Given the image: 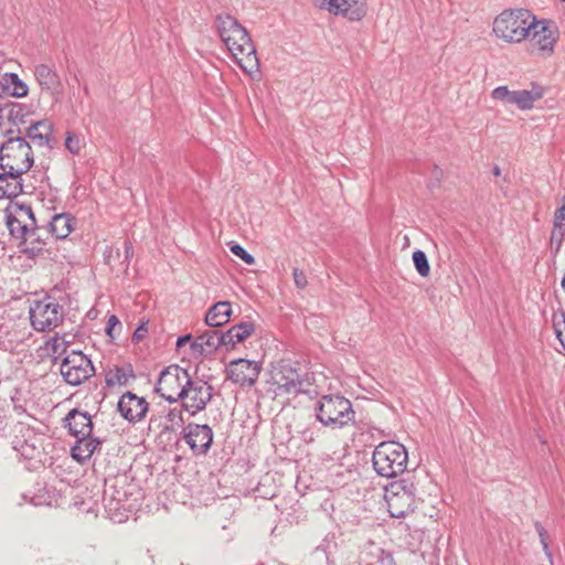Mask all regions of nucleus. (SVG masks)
<instances>
[{"label": "nucleus", "instance_id": "51", "mask_svg": "<svg viewBox=\"0 0 565 565\" xmlns=\"http://www.w3.org/2000/svg\"><path fill=\"white\" fill-rule=\"evenodd\" d=\"M190 340H191V335H190V334H186V335L180 337V338L177 340V347H178V348H181L182 345H184L185 343H188Z\"/></svg>", "mask_w": 565, "mask_h": 565}, {"label": "nucleus", "instance_id": "17", "mask_svg": "<svg viewBox=\"0 0 565 565\" xmlns=\"http://www.w3.org/2000/svg\"><path fill=\"white\" fill-rule=\"evenodd\" d=\"M15 430L20 436H15L12 440V447L15 451L20 452L25 459H32L40 452L41 438L33 431L32 428L23 424H19Z\"/></svg>", "mask_w": 565, "mask_h": 565}, {"label": "nucleus", "instance_id": "19", "mask_svg": "<svg viewBox=\"0 0 565 565\" xmlns=\"http://www.w3.org/2000/svg\"><path fill=\"white\" fill-rule=\"evenodd\" d=\"M64 426L67 427L68 433L75 438L89 436L93 431V423L89 414L78 411L77 408H73L67 413L64 418Z\"/></svg>", "mask_w": 565, "mask_h": 565}, {"label": "nucleus", "instance_id": "40", "mask_svg": "<svg viewBox=\"0 0 565 565\" xmlns=\"http://www.w3.org/2000/svg\"><path fill=\"white\" fill-rule=\"evenodd\" d=\"M236 332L234 331V326L230 328L226 332H221L222 339V347L226 348H234L236 343H239V341H234L236 339Z\"/></svg>", "mask_w": 565, "mask_h": 565}, {"label": "nucleus", "instance_id": "39", "mask_svg": "<svg viewBox=\"0 0 565 565\" xmlns=\"http://www.w3.org/2000/svg\"><path fill=\"white\" fill-rule=\"evenodd\" d=\"M534 526L540 536V541H541L543 551L546 554V556L550 558V561L552 562V554L548 550V543H547V539H546V535H547L546 530L540 522H535Z\"/></svg>", "mask_w": 565, "mask_h": 565}, {"label": "nucleus", "instance_id": "28", "mask_svg": "<svg viewBox=\"0 0 565 565\" xmlns=\"http://www.w3.org/2000/svg\"><path fill=\"white\" fill-rule=\"evenodd\" d=\"M34 75L43 89L56 90L60 86V76L46 64H39L34 68Z\"/></svg>", "mask_w": 565, "mask_h": 565}, {"label": "nucleus", "instance_id": "56", "mask_svg": "<svg viewBox=\"0 0 565 565\" xmlns=\"http://www.w3.org/2000/svg\"><path fill=\"white\" fill-rule=\"evenodd\" d=\"M156 423V419L153 417L150 418V426Z\"/></svg>", "mask_w": 565, "mask_h": 565}, {"label": "nucleus", "instance_id": "41", "mask_svg": "<svg viewBox=\"0 0 565 565\" xmlns=\"http://www.w3.org/2000/svg\"><path fill=\"white\" fill-rule=\"evenodd\" d=\"M236 332L234 331V326L230 328L226 332H221L222 339V347L226 348H234L236 343H239V341H234L236 339Z\"/></svg>", "mask_w": 565, "mask_h": 565}, {"label": "nucleus", "instance_id": "22", "mask_svg": "<svg viewBox=\"0 0 565 565\" xmlns=\"http://www.w3.org/2000/svg\"><path fill=\"white\" fill-rule=\"evenodd\" d=\"M0 173V198H14L22 193V180L20 173L2 169Z\"/></svg>", "mask_w": 565, "mask_h": 565}, {"label": "nucleus", "instance_id": "34", "mask_svg": "<svg viewBox=\"0 0 565 565\" xmlns=\"http://www.w3.org/2000/svg\"><path fill=\"white\" fill-rule=\"evenodd\" d=\"M413 262H414L417 273L422 277H427L429 275L430 266H429L427 256L423 250L417 249L413 253Z\"/></svg>", "mask_w": 565, "mask_h": 565}, {"label": "nucleus", "instance_id": "46", "mask_svg": "<svg viewBox=\"0 0 565 565\" xmlns=\"http://www.w3.org/2000/svg\"><path fill=\"white\" fill-rule=\"evenodd\" d=\"M119 327L120 328V321L119 319L116 317V316H110L108 318V321H107V327H106V332L108 335H110L111 338H114V331H115V328L116 327Z\"/></svg>", "mask_w": 565, "mask_h": 565}, {"label": "nucleus", "instance_id": "47", "mask_svg": "<svg viewBox=\"0 0 565 565\" xmlns=\"http://www.w3.org/2000/svg\"><path fill=\"white\" fill-rule=\"evenodd\" d=\"M564 223H565V207L559 206L555 211L553 225H555V227H558V226H564Z\"/></svg>", "mask_w": 565, "mask_h": 565}, {"label": "nucleus", "instance_id": "33", "mask_svg": "<svg viewBox=\"0 0 565 565\" xmlns=\"http://www.w3.org/2000/svg\"><path fill=\"white\" fill-rule=\"evenodd\" d=\"M277 384L280 390H284L286 393H308L309 390L307 386L309 385L302 380H299V376L296 375L295 377H291L290 380H286L284 383L277 381Z\"/></svg>", "mask_w": 565, "mask_h": 565}, {"label": "nucleus", "instance_id": "10", "mask_svg": "<svg viewBox=\"0 0 565 565\" xmlns=\"http://www.w3.org/2000/svg\"><path fill=\"white\" fill-rule=\"evenodd\" d=\"M213 396V387L201 379L189 380L180 401L182 407L191 415L203 411Z\"/></svg>", "mask_w": 565, "mask_h": 565}, {"label": "nucleus", "instance_id": "24", "mask_svg": "<svg viewBox=\"0 0 565 565\" xmlns=\"http://www.w3.org/2000/svg\"><path fill=\"white\" fill-rule=\"evenodd\" d=\"M544 96V89L541 86L534 85L532 89L514 90L512 105H515L521 110H530L533 108L534 103Z\"/></svg>", "mask_w": 565, "mask_h": 565}, {"label": "nucleus", "instance_id": "7", "mask_svg": "<svg viewBox=\"0 0 565 565\" xmlns=\"http://www.w3.org/2000/svg\"><path fill=\"white\" fill-rule=\"evenodd\" d=\"M190 379L185 369L171 364L160 372L154 391L169 403L179 402Z\"/></svg>", "mask_w": 565, "mask_h": 565}, {"label": "nucleus", "instance_id": "3", "mask_svg": "<svg viewBox=\"0 0 565 565\" xmlns=\"http://www.w3.org/2000/svg\"><path fill=\"white\" fill-rule=\"evenodd\" d=\"M375 472L383 478H395L402 475L408 463V452L404 445L396 441H382L372 455Z\"/></svg>", "mask_w": 565, "mask_h": 565}, {"label": "nucleus", "instance_id": "13", "mask_svg": "<svg viewBox=\"0 0 565 565\" xmlns=\"http://www.w3.org/2000/svg\"><path fill=\"white\" fill-rule=\"evenodd\" d=\"M320 8L349 22H359L367 14L366 0H320Z\"/></svg>", "mask_w": 565, "mask_h": 565}, {"label": "nucleus", "instance_id": "27", "mask_svg": "<svg viewBox=\"0 0 565 565\" xmlns=\"http://www.w3.org/2000/svg\"><path fill=\"white\" fill-rule=\"evenodd\" d=\"M73 218L70 214H55L49 223L47 232L56 239L66 238L73 230Z\"/></svg>", "mask_w": 565, "mask_h": 565}, {"label": "nucleus", "instance_id": "11", "mask_svg": "<svg viewBox=\"0 0 565 565\" xmlns=\"http://www.w3.org/2000/svg\"><path fill=\"white\" fill-rule=\"evenodd\" d=\"M529 36L533 47L543 54L551 55L558 39V28L551 20H537L535 17Z\"/></svg>", "mask_w": 565, "mask_h": 565}, {"label": "nucleus", "instance_id": "36", "mask_svg": "<svg viewBox=\"0 0 565 565\" xmlns=\"http://www.w3.org/2000/svg\"><path fill=\"white\" fill-rule=\"evenodd\" d=\"M514 90H510L507 86H499L491 93L493 99L512 104Z\"/></svg>", "mask_w": 565, "mask_h": 565}, {"label": "nucleus", "instance_id": "43", "mask_svg": "<svg viewBox=\"0 0 565 565\" xmlns=\"http://www.w3.org/2000/svg\"><path fill=\"white\" fill-rule=\"evenodd\" d=\"M327 387L328 394H339L340 381L337 377L329 379L323 376V384L320 382V388Z\"/></svg>", "mask_w": 565, "mask_h": 565}, {"label": "nucleus", "instance_id": "30", "mask_svg": "<svg viewBox=\"0 0 565 565\" xmlns=\"http://www.w3.org/2000/svg\"><path fill=\"white\" fill-rule=\"evenodd\" d=\"M28 116L29 110L26 106L19 103L11 105V107L8 110V119L15 127L25 125L28 122ZM17 131L18 134H21L20 128H18Z\"/></svg>", "mask_w": 565, "mask_h": 565}, {"label": "nucleus", "instance_id": "49", "mask_svg": "<svg viewBox=\"0 0 565 565\" xmlns=\"http://www.w3.org/2000/svg\"><path fill=\"white\" fill-rule=\"evenodd\" d=\"M330 469H332V475H334L335 477H338V478H342L343 477V471H342L343 469H342L341 465L332 463Z\"/></svg>", "mask_w": 565, "mask_h": 565}, {"label": "nucleus", "instance_id": "25", "mask_svg": "<svg viewBox=\"0 0 565 565\" xmlns=\"http://www.w3.org/2000/svg\"><path fill=\"white\" fill-rule=\"evenodd\" d=\"M222 339L221 331L207 330L199 335L191 347L193 351H199L200 353H212L222 347Z\"/></svg>", "mask_w": 565, "mask_h": 565}, {"label": "nucleus", "instance_id": "21", "mask_svg": "<svg viewBox=\"0 0 565 565\" xmlns=\"http://www.w3.org/2000/svg\"><path fill=\"white\" fill-rule=\"evenodd\" d=\"M52 132L53 125L47 119L35 121L25 129V136L39 147L49 145Z\"/></svg>", "mask_w": 565, "mask_h": 565}, {"label": "nucleus", "instance_id": "42", "mask_svg": "<svg viewBox=\"0 0 565 565\" xmlns=\"http://www.w3.org/2000/svg\"><path fill=\"white\" fill-rule=\"evenodd\" d=\"M65 147L71 153L77 154L81 150L79 138L75 135L67 134V137L65 139Z\"/></svg>", "mask_w": 565, "mask_h": 565}, {"label": "nucleus", "instance_id": "5", "mask_svg": "<svg viewBox=\"0 0 565 565\" xmlns=\"http://www.w3.org/2000/svg\"><path fill=\"white\" fill-rule=\"evenodd\" d=\"M33 164L30 143L21 136H11L0 148V168L23 174Z\"/></svg>", "mask_w": 565, "mask_h": 565}, {"label": "nucleus", "instance_id": "9", "mask_svg": "<svg viewBox=\"0 0 565 565\" xmlns=\"http://www.w3.org/2000/svg\"><path fill=\"white\" fill-rule=\"evenodd\" d=\"M60 373L73 386L79 385L95 374L92 361L81 351H71L62 359Z\"/></svg>", "mask_w": 565, "mask_h": 565}, {"label": "nucleus", "instance_id": "6", "mask_svg": "<svg viewBox=\"0 0 565 565\" xmlns=\"http://www.w3.org/2000/svg\"><path fill=\"white\" fill-rule=\"evenodd\" d=\"M353 420L352 405L340 394L320 393V424L341 428Z\"/></svg>", "mask_w": 565, "mask_h": 565}, {"label": "nucleus", "instance_id": "1", "mask_svg": "<svg viewBox=\"0 0 565 565\" xmlns=\"http://www.w3.org/2000/svg\"><path fill=\"white\" fill-rule=\"evenodd\" d=\"M215 25L220 38L241 68L249 74L258 71L256 49L247 30L230 14H218Z\"/></svg>", "mask_w": 565, "mask_h": 565}, {"label": "nucleus", "instance_id": "44", "mask_svg": "<svg viewBox=\"0 0 565 565\" xmlns=\"http://www.w3.org/2000/svg\"><path fill=\"white\" fill-rule=\"evenodd\" d=\"M563 236H564L563 226L555 227V225H553V230L551 233V245L556 246V249H559V247L562 245Z\"/></svg>", "mask_w": 565, "mask_h": 565}, {"label": "nucleus", "instance_id": "54", "mask_svg": "<svg viewBox=\"0 0 565 565\" xmlns=\"http://www.w3.org/2000/svg\"><path fill=\"white\" fill-rule=\"evenodd\" d=\"M561 285H562V288H563V289H565V274H564V277H563V279H562Z\"/></svg>", "mask_w": 565, "mask_h": 565}, {"label": "nucleus", "instance_id": "45", "mask_svg": "<svg viewBox=\"0 0 565 565\" xmlns=\"http://www.w3.org/2000/svg\"><path fill=\"white\" fill-rule=\"evenodd\" d=\"M147 332H148L147 322H141L137 327V329L135 330V332L132 334V341L136 343L141 341L146 337Z\"/></svg>", "mask_w": 565, "mask_h": 565}, {"label": "nucleus", "instance_id": "48", "mask_svg": "<svg viewBox=\"0 0 565 565\" xmlns=\"http://www.w3.org/2000/svg\"><path fill=\"white\" fill-rule=\"evenodd\" d=\"M295 284L299 288H305L307 286V278L302 271L295 269L294 271Z\"/></svg>", "mask_w": 565, "mask_h": 565}, {"label": "nucleus", "instance_id": "31", "mask_svg": "<svg viewBox=\"0 0 565 565\" xmlns=\"http://www.w3.org/2000/svg\"><path fill=\"white\" fill-rule=\"evenodd\" d=\"M30 232H32L33 235H31V233H28L23 241L25 243H30L32 245V249L41 250L42 247L46 245V239L50 235L47 230L38 227L35 222L34 225L31 227Z\"/></svg>", "mask_w": 565, "mask_h": 565}, {"label": "nucleus", "instance_id": "55", "mask_svg": "<svg viewBox=\"0 0 565 565\" xmlns=\"http://www.w3.org/2000/svg\"><path fill=\"white\" fill-rule=\"evenodd\" d=\"M562 202H563V203H562V205H561V206L565 207V194H564V195H563V198H562Z\"/></svg>", "mask_w": 565, "mask_h": 565}, {"label": "nucleus", "instance_id": "23", "mask_svg": "<svg viewBox=\"0 0 565 565\" xmlns=\"http://www.w3.org/2000/svg\"><path fill=\"white\" fill-rule=\"evenodd\" d=\"M100 440L89 436H81L76 438L75 445L72 447V457L78 462L88 460L95 450L99 447Z\"/></svg>", "mask_w": 565, "mask_h": 565}, {"label": "nucleus", "instance_id": "26", "mask_svg": "<svg viewBox=\"0 0 565 565\" xmlns=\"http://www.w3.org/2000/svg\"><path fill=\"white\" fill-rule=\"evenodd\" d=\"M231 313V303L228 301H218L206 312L205 323L210 327L224 326L228 322Z\"/></svg>", "mask_w": 565, "mask_h": 565}, {"label": "nucleus", "instance_id": "35", "mask_svg": "<svg viewBox=\"0 0 565 565\" xmlns=\"http://www.w3.org/2000/svg\"><path fill=\"white\" fill-rule=\"evenodd\" d=\"M234 331L237 334L234 341H239L241 343L255 331V327L253 322L243 321L234 326Z\"/></svg>", "mask_w": 565, "mask_h": 565}, {"label": "nucleus", "instance_id": "2", "mask_svg": "<svg viewBox=\"0 0 565 565\" xmlns=\"http://www.w3.org/2000/svg\"><path fill=\"white\" fill-rule=\"evenodd\" d=\"M534 18L526 9L504 10L494 19L493 32L508 43H520L530 35Z\"/></svg>", "mask_w": 565, "mask_h": 565}, {"label": "nucleus", "instance_id": "4", "mask_svg": "<svg viewBox=\"0 0 565 565\" xmlns=\"http://www.w3.org/2000/svg\"><path fill=\"white\" fill-rule=\"evenodd\" d=\"M385 501L392 518L401 519L413 512L417 504V487L413 478H403L385 487Z\"/></svg>", "mask_w": 565, "mask_h": 565}, {"label": "nucleus", "instance_id": "57", "mask_svg": "<svg viewBox=\"0 0 565 565\" xmlns=\"http://www.w3.org/2000/svg\"><path fill=\"white\" fill-rule=\"evenodd\" d=\"M13 132H14V130H13V129H10V130L7 132V135H12Z\"/></svg>", "mask_w": 565, "mask_h": 565}, {"label": "nucleus", "instance_id": "38", "mask_svg": "<svg viewBox=\"0 0 565 565\" xmlns=\"http://www.w3.org/2000/svg\"><path fill=\"white\" fill-rule=\"evenodd\" d=\"M13 90L12 95L15 97H24L28 94V86L18 77L17 74H11Z\"/></svg>", "mask_w": 565, "mask_h": 565}, {"label": "nucleus", "instance_id": "20", "mask_svg": "<svg viewBox=\"0 0 565 565\" xmlns=\"http://www.w3.org/2000/svg\"><path fill=\"white\" fill-rule=\"evenodd\" d=\"M360 562L362 565H396L393 555L374 543L365 545Z\"/></svg>", "mask_w": 565, "mask_h": 565}, {"label": "nucleus", "instance_id": "12", "mask_svg": "<svg viewBox=\"0 0 565 565\" xmlns=\"http://www.w3.org/2000/svg\"><path fill=\"white\" fill-rule=\"evenodd\" d=\"M35 222V216L30 205H14L6 210L7 227L14 238L24 239ZM31 235H33L32 232Z\"/></svg>", "mask_w": 565, "mask_h": 565}, {"label": "nucleus", "instance_id": "37", "mask_svg": "<svg viewBox=\"0 0 565 565\" xmlns=\"http://www.w3.org/2000/svg\"><path fill=\"white\" fill-rule=\"evenodd\" d=\"M231 252L241 258L245 264L253 265L255 263V258L250 255L243 246L239 244H232L230 247Z\"/></svg>", "mask_w": 565, "mask_h": 565}, {"label": "nucleus", "instance_id": "32", "mask_svg": "<svg viewBox=\"0 0 565 565\" xmlns=\"http://www.w3.org/2000/svg\"><path fill=\"white\" fill-rule=\"evenodd\" d=\"M47 350L52 353L55 361H62V359L70 353L67 352V341L64 337L58 335H55L47 342Z\"/></svg>", "mask_w": 565, "mask_h": 565}, {"label": "nucleus", "instance_id": "15", "mask_svg": "<svg viewBox=\"0 0 565 565\" xmlns=\"http://www.w3.org/2000/svg\"><path fill=\"white\" fill-rule=\"evenodd\" d=\"M183 438L194 455H204L213 443V431L209 425L188 424L183 428Z\"/></svg>", "mask_w": 565, "mask_h": 565}, {"label": "nucleus", "instance_id": "52", "mask_svg": "<svg viewBox=\"0 0 565 565\" xmlns=\"http://www.w3.org/2000/svg\"><path fill=\"white\" fill-rule=\"evenodd\" d=\"M177 416L182 420V418H181V412H177L175 409H173V411H171V412L169 413V417H170V420H171V422H173V420H174V417H177Z\"/></svg>", "mask_w": 565, "mask_h": 565}, {"label": "nucleus", "instance_id": "8", "mask_svg": "<svg viewBox=\"0 0 565 565\" xmlns=\"http://www.w3.org/2000/svg\"><path fill=\"white\" fill-rule=\"evenodd\" d=\"M29 313L31 324L38 331L52 330L64 318L63 307L51 297L34 301L30 307Z\"/></svg>", "mask_w": 565, "mask_h": 565}, {"label": "nucleus", "instance_id": "50", "mask_svg": "<svg viewBox=\"0 0 565 565\" xmlns=\"http://www.w3.org/2000/svg\"><path fill=\"white\" fill-rule=\"evenodd\" d=\"M124 247H125V257H126V259H128L134 254L132 245L129 242H125Z\"/></svg>", "mask_w": 565, "mask_h": 565}, {"label": "nucleus", "instance_id": "29", "mask_svg": "<svg viewBox=\"0 0 565 565\" xmlns=\"http://www.w3.org/2000/svg\"><path fill=\"white\" fill-rule=\"evenodd\" d=\"M134 370L130 365L126 367H114L109 370L106 374V384L108 386L115 385H127L130 379H134Z\"/></svg>", "mask_w": 565, "mask_h": 565}, {"label": "nucleus", "instance_id": "16", "mask_svg": "<svg viewBox=\"0 0 565 565\" xmlns=\"http://www.w3.org/2000/svg\"><path fill=\"white\" fill-rule=\"evenodd\" d=\"M118 412L129 423L140 422L147 414L149 404L143 397L127 392L119 398Z\"/></svg>", "mask_w": 565, "mask_h": 565}, {"label": "nucleus", "instance_id": "18", "mask_svg": "<svg viewBox=\"0 0 565 565\" xmlns=\"http://www.w3.org/2000/svg\"><path fill=\"white\" fill-rule=\"evenodd\" d=\"M30 335L25 326L12 320H4L0 323V350L14 351Z\"/></svg>", "mask_w": 565, "mask_h": 565}, {"label": "nucleus", "instance_id": "14", "mask_svg": "<svg viewBox=\"0 0 565 565\" xmlns=\"http://www.w3.org/2000/svg\"><path fill=\"white\" fill-rule=\"evenodd\" d=\"M259 373L258 363L245 359L232 361L226 367V379L241 386H253Z\"/></svg>", "mask_w": 565, "mask_h": 565}, {"label": "nucleus", "instance_id": "53", "mask_svg": "<svg viewBox=\"0 0 565 565\" xmlns=\"http://www.w3.org/2000/svg\"><path fill=\"white\" fill-rule=\"evenodd\" d=\"M492 171H493V174L497 177H499L501 174V169L499 166H494Z\"/></svg>", "mask_w": 565, "mask_h": 565}]
</instances>
